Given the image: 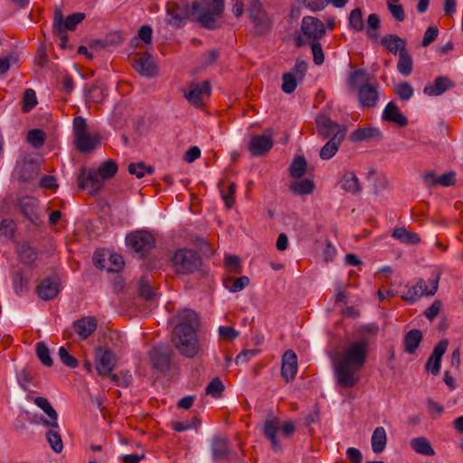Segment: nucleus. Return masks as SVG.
<instances>
[{"label": "nucleus", "mask_w": 463, "mask_h": 463, "mask_svg": "<svg viewBox=\"0 0 463 463\" xmlns=\"http://www.w3.org/2000/svg\"><path fill=\"white\" fill-rule=\"evenodd\" d=\"M369 342L363 338L348 345L335 360V375L343 388H351L359 381L358 373L364 367Z\"/></svg>", "instance_id": "obj_1"}, {"label": "nucleus", "mask_w": 463, "mask_h": 463, "mask_svg": "<svg viewBox=\"0 0 463 463\" xmlns=\"http://www.w3.org/2000/svg\"><path fill=\"white\" fill-rule=\"evenodd\" d=\"M348 87L356 91L358 105L363 109L375 108L380 101V86L376 82L367 80L364 69H357L350 72L347 78Z\"/></svg>", "instance_id": "obj_2"}, {"label": "nucleus", "mask_w": 463, "mask_h": 463, "mask_svg": "<svg viewBox=\"0 0 463 463\" xmlns=\"http://www.w3.org/2000/svg\"><path fill=\"white\" fill-rule=\"evenodd\" d=\"M347 133L344 125L331 120L326 116L320 115V137L328 138L327 142L320 148V158L328 160L338 151Z\"/></svg>", "instance_id": "obj_3"}, {"label": "nucleus", "mask_w": 463, "mask_h": 463, "mask_svg": "<svg viewBox=\"0 0 463 463\" xmlns=\"http://www.w3.org/2000/svg\"><path fill=\"white\" fill-rule=\"evenodd\" d=\"M172 343L176 350L186 358H194L202 350L197 329L184 324H176L172 333Z\"/></svg>", "instance_id": "obj_4"}, {"label": "nucleus", "mask_w": 463, "mask_h": 463, "mask_svg": "<svg viewBox=\"0 0 463 463\" xmlns=\"http://www.w3.org/2000/svg\"><path fill=\"white\" fill-rule=\"evenodd\" d=\"M193 11L197 22L208 30L221 27L220 19L224 11V0H200L193 2Z\"/></svg>", "instance_id": "obj_5"}, {"label": "nucleus", "mask_w": 463, "mask_h": 463, "mask_svg": "<svg viewBox=\"0 0 463 463\" xmlns=\"http://www.w3.org/2000/svg\"><path fill=\"white\" fill-rule=\"evenodd\" d=\"M72 124L76 149L81 153L92 151L100 142L99 135L88 132L86 119L81 116L75 117Z\"/></svg>", "instance_id": "obj_6"}, {"label": "nucleus", "mask_w": 463, "mask_h": 463, "mask_svg": "<svg viewBox=\"0 0 463 463\" xmlns=\"http://www.w3.org/2000/svg\"><path fill=\"white\" fill-rule=\"evenodd\" d=\"M172 263L177 274L189 275L200 269L202 258L193 250L181 248L174 253Z\"/></svg>", "instance_id": "obj_7"}, {"label": "nucleus", "mask_w": 463, "mask_h": 463, "mask_svg": "<svg viewBox=\"0 0 463 463\" xmlns=\"http://www.w3.org/2000/svg\"><path fill=\"white\" fill-rule=\"evenodd\" d=\"M127 246L134 252L145 257L156 244L154 236L146 231H136L127 235Z\"/></svg>", "instance_id": "obj_8"}, {"label": "nucleus", "mask_w": 463, "mask_h": 463, "mask_svg": "<svg viewBox=\"0 0 463 463\" xmlns=\"http://www.w3.org/2000/svg\"><path fill=\"white\" fill-rule=\"evenodd\" d=\"M166 14L168 15V24L176 27L183 26L192 15H195L193 11V4L190 5L187 2H173L166 4Z\"/></svg>", "instance_id": "obj_9"}, {"label": "nucleus", "mask_w": 463, "mask_h": 463, "mask_svg": "<svg viewBox=\"0 0 463 463\" xmlns=\"http://www.w3.org/2000/svg\"><path fill=\"white\" fill-rule=\"evenodd\" d=\"M40 172V165L37 160L31 156H24L16 162L13 175L22 183H29L33 181Z\"/></svg>", "instance_id": "obj_10"}, {"label": "nucleus", "mask_w": 463, "mask_h": 463, "mask_svg": "<svg viewBox=\"0 0 463 463\" xmlns=\"http://www.w3.org/2000/svg\"><path fill=\"white\" fill-rule=\"evenodd\" d=\"M104 179L96 169L82 168L78 176V185L82 190H88L90 195L98 194L104 185Z\"/></svg>", "instance_id": "obj_11"}, {"label": "nucleus", "mask_w": 463, "mask_h": 463, "mask_svg": "<svg viewBox=\"0 0 463 463\" xmlns=\"http://www.w3.org/2000/svg\"><path fill=\"white\" fill-rule=\"evenodd\" d=\"M17 206L22 214L34 226L43 224L39 201L33 196H23L17 201Z\"/></svg>", "instance_id": "obj_12"}, {"label": "nucleus", "mask_w": 463, "mask_h": 463, "mask_svg": "<svg viewBox=\"0 0 463 463\" xmlns=\"http://www.w3.org/2000/svg\"><path fill=\"white\" fill-rule=\"evenodd\" d=\"M130 61L134 70L141 76L153 78L157 75V66L148 52H137Z\"/></svg>", "instance_id": "obj_13"}, {"label": "nucleus", "mask_w": 463, "mask_h": 463, "mask_svg": "<svg viewBox=\"0 0 463 463\" xmlns=\"http://www.w3.org/2000/svg\"><path fill=\"white\" fill-rule=\"evenodd\" d=\"M249 16L254 24L255 33L259 35L266 34L269 31V21L262 4L259 0L250 2Z\"/></svg>", "instance_id": "obj_14"}, {"label": "nucleus", "mask_w": 463, "mask_h": 463, "mask_svg": "<svg viewBox=\"0 0 463 463\" xmlns=\"http://www.w3.org/2000/svg\"><path fill=\"white\" fill-rule=\"evenodd\" d=\"M211 454L214 462L231 460L236 453L231 449L229 439L225 436H213L211 441Z\"/></svg>", "instance_id": "obj_15"}, {"label": "nucleus", "mask_w": 463, "mask_h": 463, "mask_svg": "<svg viewBox=\"0 0 463 463\" xmlns=\"http://www.w3.org/2000/svg\"><path fill=\"white\" fill-rule=\"evenodd\" d=\"M173 351L166 346H155L149 352L151 364L160 372H167L171 367Z\"/></svg>", "instance_id": "obj_16"}, {"label": "nucleus", "mask_w": 463, "mask_h": 463, "mask_svg": "<svg viewBox=\"0 0 463 463\" xmlns=\"http://www.w3.org/2000/svg\"><path fill=\"white\" fill-rule=\"evenodd\" d=\"M86 17L84 13H74L64 18L61 10H56L53 17V30H61L64 32L73 31Z\"/></svg>", "instance_id": "obj_17"}, {"label": "nucleus", "mask_w": 463, "mask_h": 463, "mask_svg": "<svg viewBox=\"0 0 463 463\" xmlns=\"http://www.w3.org/2000/svg\"><path fill=\"white\" fill-rule=\"evenodd\" d=\"M96 370L98 374L106 376L110 374L116 365L114 354L109 349L98 347L95 351Z\"/></svg>", "instance_id": "obj_18"}, {"label": "nucleus", "mask_w": 463, "mask_h": 463, "mask_svg": "<svg viewBox=\"0 0 463 463\" xmlns=\"http://www.w3.org/2000/svg\"><path fill=\"white\" fill-rule=\"evenodd\" d=\"M273 146L271 129H268L263 135H256L250 138L248 148L255 156H265Z\"/></svg>", "instance_id": "obj_19"}, {"label": "nucleus", "mask_w": 463, "mask_h": 463, "mask_svg": "<svg viewBox=\"0 0 463 463\" xmlns=\"http://www.w3.org/2000/svg\"><path fill=\"white\" fill-rule=\"evenodd\" d=\"M301 32L303 36L299 35L297 38V45H305L307 41L314 43L315 40H318V24L317 20L311 16H305L302 20Z\"/></svg>", "instance_id": "obj_20"}, {"label": "nucleus", "mask_w": 463, "mask_h": 463, "mask_svg": "<svg viewBox=\"0 0 463 463\" xmlns=\"http://www.w3.org/2000/svg\"><path fill=\"white\" fill-rule=\"evenodd\" d=\"M449 345L448 339L440 340L433 348L430 356L428 358L425 364V369L430 372L433 375H438L440 371L441 358L446 353Z\"/></svg>", "instance_id": "obj_21"}, {"label": "nucleus", "mask_w": 463, "mask_h": 463, "mask_svg": "<svg viewBox=\"0 0 463 463\" xmlns=\"http://www.w3.org/2000/svg\"><path fill=\"white\" fill-rule=\"evenodd\" d=\"M298 372V357L294 351L287 350L282 356L281 376L287 382L295 379Z\"/></svg>", "instance_id": "obj_22"}, {"label": "nucleus", "mask_w": 463, "mask_h": 463, "mask_svg": "<svg viewBox=\"0 0 463 463\" xmlns=\"http://www.w3.org/2000/svg\"><path fill=\"white\" fill-rule=\"evenodd\" d=\"M210 93V83L209 81L205 80L202 84H192L190 86V90L184 94V97L193 106L201 108L203 106V97L209 96Z\"/></svg>", "instance_id": "obj_23"}, {"label": "nucleus", "mask_w": 463, "mask_h": 463, "mask_svg": "<svg viewBox=\"0 0 463 463\" xmlns=\"http://www.w3.org/2000/svg\"><path fill=\"white\" fill-rule=\"evenodd\" d=\"M98 323L94 317H84L72 323V328L80 340H86L97 329Z\"/></svg>", "instance_id": "obj_24"}, {"label": "nucleus", "mask_w": 463, "mask_h": 463, "mask_svg": "<svg viewBox=\"0 0 463 463\" xmlns=\"http://www.w3.org/2000/svg\"><path fill=\"white\" fill-rule=\"evenodd\" d=\"M33 402L47 415V418L41 420L43 424L50 428H59L58 413L53 409L50 402L44 397L38 396L34 399Z\"/></svg>", "instance_id": "obj_25"}, {"label": "nucleus", "mask_w": 463, "mask_h": 463, "mask_svg": "<svg viewBox=\"0 0 463 463\" xmlns=\"http://www.w3.org/2000/svg\"><path fill=\"white\" fill-rule=\"evenodd\" d=\"M454 86V82L449 78L439 76L434 80L433 83H428L424 87L423 93L430 97L439 96Z\"/></svg>", "instance_id": "obj_26"}, {"label": "nucleus", "mask_w": 463, "mask_h": 463, "mask_svg": "<svg viewBox=\"0 0 463 463\" xmlns=\"http://www.w3.org/2000/svg\"><path fill=\"white\" fill-rule=\"evenodd\" d=\"M382 119L383 121L393 123L399 127H406L408 125V118L400 111L398 106L390 101L384 108Z\"/></svg>", "instance_id": "obj_27"}, {"label": "nucleus", "mask_w": 463, "mask_h": 463, "mask_svg": "<svg viewBox=\"0 0 463 463\" xmlns=\"http://www.w3.org/2000/svg\"><path fill=\"white\" fill-rule=\"evenodd\" d=\"M383 137L382 131L374 127L368 126L364 128H359L353 131L350 136L349 139L353 143H358L363 141H369V140H379Z\"/></svg>", "instance_id": "obj_28"}, {"label": "nucleus", "mask_w": 463, "mask_h": 463, "mask_svg": "<svg viewBox=\"0 0 463 463\" xmlns=\"http://www.w3.org/2000/svg\"><path fill=\"white\" fill-rule=\"evenodd\" d=\"M60 292L59 283L51 279H44L37 287L38 296L43 300L55 298Z\"/></svg>", "instance_id": "obj_29"}, {"label": "nucleus", "mask_w": 463, "mask_h": 463, "mask_svg": "<svg viewBox=\"0 0 463 463\" xmlns=\"http://www.w3.org/2000/svg\"><path fill=\"white\" fill-rule=\"evenodd\" d=\"M382 45L390 52L396 54L406 49V40L395 34H386L381 40Z\"/></svg>", "instance_id": "obj_30"}, {"label": "nucleus", "mask_w": 463, "mask_h": 463, "mask_svg": "<svg viewBox=\"0 0 463 463\" xmlns=\"http://www.w3.org/2000/svg\"><path fill=\"white\" fill-rule=\"evenodd\" d=\"M423 335L419 329H412L406 333L403 339L404 351L409 354H414L422 341Z\"/></svg>", "instance_id": "obj_31"}, {"label": "nucleus", "mask_w": 463, "mask_h": 463, "mask_svg": "<svg viewBox=\"0 0 463 463\" xmlns=\"http://www.w3.org/2000/svg\"><path fill=\"white\" fill-rule=\"evenodd\" d=\"M341 187L347 193L353 194H358L361 189V184L359 183L358 177L354 172L345 171L340 180Z\"/></svg>", "instance_id": "obj_32"}, {"label": "nucleus", "mask_w": 463, "mask_h": 463, "mask_svg": "<svg viewBox=\"0 0 463 463\" xmlns=\"http://www.w3.org/2000/svg\"><path fill=\"white\" fill-rule=\"evenodd\" d=\"M371 443L374 453L379 454L384 450L387 443V435L383 427L375 428L372 435Z\"/></svg>", "instance_id": "obj_33"}, {"label": "nucleus", "mask_w": 463, "mask_h": 463, "mask_svg": "<svg viewBox=\"0 0 463 463\" xmlns=\"http://www.w3.org/2000/svg\"><path fill=\"white\" fill-rule=\"evenodd\" d=\"M411 448L418 454L424 456H433L435 455V451L425 437H418L414 438L410 442Z\"/></svg>", "instance_id": "obj_34"}, {"label": "nucleus", "mask_w": 463, "mask_h": 463, "mask_svg": "<svg viewBox=\"0 0 463 463\" xmlns=\"http://www.w3.org/2000/svg\"><path fill=\"white\" fill-rule=\"evenodd\" d=\"M315 188L316 184L311 179H302L289 184V191L298 195L310 194Z\"/></svg>", "instance_id": "obj_35"}, {"label": "nucleus", "mask_w": 463, "mask_h": 463, "mask_svg": "<svg viewBox=\"0 0 463 463\" xmlns=\"http://www.w3.org/2000/svg\"><path fill=\"white\" fill-rule=\"evenodd\" d=\"M279 430V420L275 418L267 419L264 423V435L271 442L272 447L277 449L279 448L277 439Z\"/></svg>", "instance_id": "obj_36"}, {"label": "nucleus", "mask_w": 463, "mask_h": 463, "mask_svg": "<svg viewBox=\"0 0 463 463\" xmlns=\"http://www.w3.org/2000/svg\"><path fill=\"white\" fill-rule=\"evenodd\" d=\"M307 164L304 156H298L294 157L289 165L288 174L293 179L301 178L307 172Z\"/></svg>", "instance_id": "obj_37"}, {"label": "nucleus", "mask_w": 463, "mask_h": 463, "mask_svg": "<svg viewBox=\"0 0 463 463\" xmlns=\"http://www.w3.org/2000/svg\"><path fill=\"white\" fill-rule=\"evenodd\" d=\"M413 69V61L411 55L408 52L407 49L399 52V60L397 62V70L403 76L411 74Z\"/></svg>", "instance_id": "obj_38"}, {"label": "nucleus", "mask_w": 463, "mask_h": 463, "mask_svg": "<svg viewBox=\"0 0 463 463\" xmlns=\"http://www.w3.org/2000/svg\"><path fill=\"white\" fill-rule=\"evenodd\" d=\"M176 318L179 320L177 324H184L186 326H191L194 329H197L199 326V318L197 314L190 309L184 308L177 311Z\"/></svg>", "instance_id": "obj_39"}, {"label": "nucleus", "mask_w": 463, "mask_h": 463, "mask_svg": "<svg viewBox=\"0 0 463 463\" xmlns=\"http://www.w3.org/2000/svg\"><path fill=\"white\" fill-rule=\"evenodd\" d=\"M392 236L393 238L398 239L402 242L408 243V244H417L420 241V238L418 233L409 232L405 228H396L392 232Z\"/></svg>", "instance_id": "obj_40"}, {"label": "nucleus", "mask_w": 463, "mask_h": 463, "mask_svg": "<svg viewBox=\"0 0 463 463\" xmlns=\"http://www.w3.org/2000/svg\"><path fill=\"white\" fill-rule=\"evenodd\" d=\"M249 284L250 279L247 276H241L238 279L226 278L223 280V286L233 293L241 291Z\"/></svg>", "instance_id": "obj_41"}, {"label": "nucleus", "mask_w": 463, "mask_h": 463, "mask_svg": "<svg viewBox=\"0 0 463 463\" xmlns=\"http://www.w3.org/2000/svg\"><path fill=\"white\" fill-rule=\"evenodd\" d=\"M440 279V272L438 269H434L431 278L425 281L423 279V285L420 287L421 291H424V296H433L438 290L439 282Z\"/></svg>", "instance_id": "obj_42"}, {"label": "nucleus", "mask_w": 463, "mask_h": 463, "mask_svg": "<svg viewBox=\"0 0 463 463\" xmlns=\"http://www.w3.org/2000/svg\"><path fill=\"white\" fill-rule=\"evenodd\" d=\"M422 285L423 279H419L415 285L408 287L406 292L402 295V298L407 302L415 303L422 296H424V291H421L420 289Z\"/></svg>", "instance_id": "obj_43"}, {"label": "nucleus", "mask_w": 463, "mask_h": 463, "mask_svg": "<svg viewBox=\"0 0 463 463\" xmlns=\"http://www.w3.org/2000/svg\"><path fill=\"white\" fill-rule=\"evenodd\" d=\"M58 429L51 428L45 435L50 447L55 453H61L63 449V443Z\"/></svg>", "instance_id": "obj_44"}, {"label": "nucleus", "mask_w": 463, "mask_h": 463, "mask_svg": "<svg viewBox=\"0 0 463 463\" xmlns=\"http://www.w3.org/2000/svg\"><path fill=\"white\" fill-rule=\"evenodd\" d=\"M137 293L138 296L146 301H153L157 297V294L151 287L150 282L145 278H142L139 280Z\"/></svg>", "instance_id": "obj_45"}, {"label": "nucleus", "mask_w": 463, "mask_h": 463, "mask_svg": "<svg viewBox=\"0 0 463 463\" xmlns=\"http://www.w3.org/2000/svg\"><path fill=\"white\" fill-rule=\"evenodd\" d=\"M219 186L222 198L224 201L226 207L231 209L234 205V194L236 184L233 182H230L228 184L227 189H225L224 182L221 181L219 183Z\"/></svg>", "instance_id": "obj_46"}, {"label": "nucleus", "mask_w": 463, "mask_h": 463, "mask_svg": "<svg viewBox=\"0 0 463 463\" xmlns=\"http://www.w3.org/2000/svg\"><path fill=\"white\" fill-rule=\"evenodd\" d=\"M348 26L354 32H362L364 29L363 13L360 8L351 11L348 18Z\"/></svg>", "instance_id": "obj_47"}, {"label": "nucleus", "mask_w": 463, "mask_h": 463, "mask_svg": "<svg viewBox=\"0 0 463 463\" xmlns=\"http://www.w3.org/2000/svg\"><path fill=\"white\" fill-rule=\"evenodd\" d=\"M35 353L38 359L44 366H52L53 364L52 358L51 357V354L49 348L43 342H39L35 345Z\"/></svg>", "instance_id": "obj_48"}, {"label": "nucleus", "mask_w": 463, "mask_h": 463, "mask_svg": "<svg viewBox=\"0 0 463 463\" xmlns=\"http://www.w3.org/2000/svg\"><path fill=\"white\" fill-rule=\"evenodd\" d=\"M27 141L34 148H41L45 141V133L39 128L31 129L27 133Z\"/></svg>", "instance_id": "obj_49"}, {"label": "nucleus", "mask_w": 463, "mask_h": 463, "mask_svg": "<svg viewBox=\"0 0 463 463\" xmlns=\"http://www.w3.org/2000/svg\"><path fill=\"white\" fill-rule=\"evenodd\" d=\"M380 18L376 14H371L368 15L366 33L371 40L377 41V31L380 28Z\"/></svg>", "instance_id": "obj_50"}, {"label": "nucleus", "mask_w": 463, "mask_h": 463, "mask_svg": "<svg viewBox=\"0 0 463 463\" xmlns=\"http://www.w3.org/2000/svg\"><path fill=\"white\" fill-rule=\"evenodd\" d=\"M96 171L104 180L113 177L118 171V165L113 160L103 162Z\"/></svg>", "instance_id": "obj_51"}, {"label": "nucleus", "mask_w": 463, "mask_h": 463, "mask_svg": "<svg viewBox=\"0 0 463 463\" xmlns=\"http://www.w3.org/2000/svg\"><path fill=\"white\" fill-rule=\"evenodd\" d=\"M22 110L24 113L30 112L37 104L35 91L33 89H26L23 95Z\"/></svg>", "instance_id": "obj_52"}, {"label": "nucleus", "mask_w": 463, "mask_h": 463, "mask_svg": "<svg viewBox=\"0 0 463 463\" xmlns=\"http://www.w3.org/2000/svg\"><path fill=\"white\" fill-rule=\"evenodd\" d=\"M128 172L130 175H136L137 178H142L146 173L151 175L154 173V167L146 165L143 162L131 163L128 165Z\"/></svg>", "instance_id": "obj_53"}, {"label": "nucleus", "mask_w": 463, "mask_h": 463, "mask_svg": "<svg viewBox=\"0 0 463 463\" xmlns=\"http://www.w3.org/2000/svg\"><path fill=\"white\" fill-rule=\"evenodd\" d=\"M281 90L287 93L291 94L295 91L298 86V79L293 72H286L282 75Z\"/></svg>", "instance_id": "obj_54"}, {"label": "nucleus", "mask_w": 463, "mask_h": 463, "mask_svg": "<svg viewBox=\"0 0 463 463\" xmlns=\"http://www.w3.org/2000/svg\"><path fill=\"white\" fill-rule=\"evenodd\" d=\"M394 92L399 99L407 101L412 97L414 90L409 82L404 81L394 87Z\"/></svg>", "instance_id": "obj_55"}, {"label": "nucleus", "mask_w": 463, "mask_h": 463, "mask_svg": "<svg viewBox=\"0 0 463 463\" xmlns=\"http://www.w3.org/2000/svg\"><path fill=\"white\" fill-rule=\"evenodd\" d=\"M18 255L24 264H32L36 260V252L26 243L19 247Z\"/></svg>", "instance_id": "obj_56"}, {"label": "nucleus", "mask_w": 463, "mask_h": 463, "mask_svg": "<svg viewBox=\"0 0 463 463\" xmlns=\"http://www.w3.org/2000/svg\"><path fill=\"white\" fill-rule=\"evenodd\" d=\"M224 391V384L220 378H213L206 387V394L211 395L213 398H220Z\"/></svg>", "instance_id": "obj_57"}, {"label": "nucleus", "mask_w": 463, "mask_h": 463, "mask_svg": "<svg viewBox=\"0 0 463 463\" xmlns=\"http://www.w3.org/2000/svg\"><path fill=\"white\" fill-rule=\"evenodd\" d=\"M13 284L14 290L17 294H22L28 289V281L24 279L23 271L18 269L14 272L13 277Z\"/></svg>", "instance_id": "obj_58"}, {"label": "nucleus", "mask_w": 463, "mask_h": 463, "mask_svg": "<svg viewBox=\"0 0 463 463\" xmlns=\"http://www.w3.org/2000/svg\"><path fill=\"white\" fill-rule=\"evenodd\" d=\"M318 420V405L315 404L313 408L308 411L304 417V425L307 429H308L309 432H314L315 429L313 428V424L317 423Z\"/></svg>", "instance_id": "obj_59"}, {"label": "nucleus", "mask_w": 463, "mask_h": 463, "mask_svg": "<svg viewBox=\"0 0 463 463\" xmlns=\"http://www.w3.org/2000/svg\"><path fill=\"white\" fill-rule=\"evenodd\" d=\"M201 420L197 417H194L191 421H174L172 428L174 430L181 432L187 430L197 429Z\"/></svg>", "instance_id": "obj_60"}, {"label": "nucleus", "mask_w": 463, "mask_h": 463, "mask_svg": "<svg viewBox=\"0 0 463 463\" xmlns=\"http://www.w3.org/2000/svg\"><path fill=\"white\" fill-rule=\"evenodd\" d=\"M59 357L61 363L69 368L74 369L79 365L78 360L70 354L64 346L59 348Z\"/></svg>", "instance_id": "obj_61"}, {"label": "nucleus", "mask_w": 463, "mask_h": 463, "mask_svg": "<svg viewBox=\"0 0 463 463\" xmlns=\"http://www.w3.org/2000/svg\"><path fill=\"white\" fill-rule=\"evenodd\" d=\"M108 263L109 264L108 268H106L108 272H118L124 265L122 256L116 253L109 255Z\"/></svg>", "instance_id": "obj_62"}, {"label": "nucleus", "mask_w": 463, "mask_h": 463, "mask_svg": "<svg viewBox=\"0 0 463 463\" xmlns=\"http://www.w3.org/2000/svg\"><path fill=\"white\" fill-rule=\"evenodd\" d=\"M225 264L231 273L241 274L242 272L241 267V260L236 255H230L225 258Z\"/></svg>", "instance_id": "obj_63"}, {"label": "nucleus", "mask_w": 463, "mask_h": 463, "mask_svg": "<svg viewBox=\"0 0 463 463\" xmlns=\"http://www.w3.org/2000/svg\"><path fill=\"white\" fill-rule=\"evenodd\" d=\"M219 335L224 340L232 341L239 336V332L232 326H222L219 327Z\"/></svg>", "instance_id": "obj_64"}]
</instances>
